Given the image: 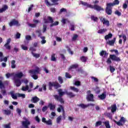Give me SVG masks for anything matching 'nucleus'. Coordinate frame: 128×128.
<instances>
[{"instance_id":"obj_24","label":"nucleus","mask_w":128,"mask_h":128,"mask_svg":"<svg viewBox=\"0 0 128 128\" xmlns=\"http://www.w3.org/2000/svg\"><path fill=\"white\" fill-rule=\"evenodd\" d=\"M78 68V64H74L70 66L68 68V70H72L74 68Z\"/></svg>"},{"instance_id":"obj_63","label":"nucleus","mask_w":128,"mask_h":128,"mask_svg":"<svg viewBox=\"0 0 128 128\" xmlns=\"http://www.w3.org/2000/svg\"><path fill=\"white\" fill-rule=\"evenodd\" d=\"M74 84L75 86H80V81H76V82H75Z\"/></svg>"},{"instance_id":"obj_43","label":"nucleus","mask_w":128,"mask_h":128,"mask_svg":"<svg viewBox=\"0 0 128 128\" xmlns=\"http://www.w3.org/2000/svg\"><path fill=\"white\" fill-rule=\"evenodd\" d=\"M106 32V29H100L98 30V34H104Z\"/></svg>"},{"instance_id":"obj_16","label":"nucleus","mask_w":128,"mask_h":128,"mask_svg":"<svg viewBox=\"0 0 128 128\" xmlns=\"http://www.w3.org/2000/svg\"><path fill=\"white\" fill-rule=\"evenodd\" d=\"M29 88L30 86L26 84V86H22L21 90L22 92H26V90H28V92H32V90H29Z\"/></svg>"},{"instance_id":"obj_21","label":"nucleus","mask_w":128,"mask_h":128,"mask_svg":"<svg viewBox=\"0 0 128 128\" xmlns=\"http://www.w3.org/2000/svg\"><path fill=\"white\" fill-rule=\"evenodd\" d=\"M116 38H114L113 40H109L107 42L108 44H109V46H114V42H116Z\"/></svg>"},{"instance_id":"obj_20","label":"nucleus","mask_w":128,"mask_h":128,"mask_svg":"<svg viewBox=\"0 0 128 128\" xmlns=\"http://www.w3.org/2000/svg\"><path fill=\"white\" fill-rule=\"evenodd\" d=\"M66 96H68L70 98H74V96H76V94H74L72 92H66Z\"/></svg>"},{"instance_id":"obj_38","label":"nucleus","mask_w":128,"mask_h":128,"mask_svg":"<svg viewBox=\"0 0 128 128\" xmlns=\"http://www.w3.org/2000/svg\"><path fill=\"white\" fill-rule=\"evenodd\" d=\"M104 124L106 128H110V122L108 121L104 122Z\"/></svg>"},{"instance_id":"obj_10","label":"nucleus","mask_w":128,"mask_h":128,"mask_svg":"<svg viewBox=\"0 0 128 128\" xmlns=\"http://www.w3.org/2000/svg\"><path fill=\"white\" fill-rule=\"evenodd\" d=\"M10 26H20L18 23V21L16 20V19H13L11 22H9Z\"/></svg>"},{"instance_id":"obj_50","label":"nucleus","mask_w":128,"mask_h":128,"mask_svg":"<svg viewBox=\"0 0 128 128\" xmlns=\"http://www.w3.org/2000/svg\"><path fill=\"white\" fill-rule=\"evenodd\" d=\"M10 42H12V39H10V38H8L6 40V42L5 44V46H8V44H10Z\"/></svg>"},{"instance_id":"obj_48","label":"nucleus","mask_w":128,"mask_h":128,"mask_svg":"<svg viewBox=\"0 0 128 128\" xmlns=\"http://www.w3.org/2000/svg\"><path fill=\"white\" fill-rule=\"evenodd\" d=\"M114 14L116 16H122V12H120L118 10H116Z\"/></svg>"},{"instance_id":"obj_64","label":"nucleus","mask_w":128,"mask_h":128,"mask_svg":"<svg viewBox=\"0 0 128 128\" xmlns=\"http://www.w3.org/2000/svg\"><path fill=\"white\" fill-rule=\"evenodd\" d=\"M70 30H74V24H71L70 28Z\"/></svg>"},{"instance_id":"obj_6","label":"nucleus","mask_w":128,"mask_h":128,"mask_svg":"<svg viewBox=\"0 0 128 128\" xmlns=\"http://www.w3.org/2000/svg\"><path fill=\"white\" fill-rule=\"evenodd\" d=\"M112 4H109L108 3L106 4V12L108 16H112Z\"/></svg>"},{"instance_id":"obj_26","label":"nucleus","mask_w":128,"mask_h":128,"mask_svg":"<svg viewBox=\"0 0 128 128\" xmlns=\"http://www.w3.org/2000/svg\"><path fill=\"white\" fill-rule=\"evenodd\" d=\"M3 114L6 116H10V114H12V111H10V110H3Z\"/></svg>"},{"instance_id":"obj_46","label":"nucleus","mask_w":128,"mask_h":128,"mask_svg":"<svg viewBox=\"0 0 128 128\" xmlns=\"http://www.w3.org/2000/svg\"><path fill=\"white\" fill-rule=\"evenodd\" d=\"M110 72L112 73L114 72V70H116V68H114V66H110Z\"/></svg>"},{"instance_id":"obj_22","label":"nucleus","mask_w":128,"mask_h":128,"mask_svg":"<svg viewBox=\"0 0 128 128\" xmlns=\"http://www.w3.org/2000/svg\"><path fill=\"white\" fill-rule=\"evenodd\" d=\"M111 112H116V104H114L111 106Z\"/></svg>"},{"instance_id":"obj_47","label":"nucleus","mask_w":128,"mask_h":128,"mask_svg":"<svg viewBox=\"0 0 128 128\" xmlns=\"http://www.w3.org/2000/svg\"><path fill=\"white\" fill-rule=\"evenodd\" d=\"M45 124H47L48 126H52V120L50 119H49L48 120L46 121Z\"/></svg>"},{"instance_id":"obj_49","label":"nucleus","mask_w":128,"mask_h":128,"mask_svg":"<svg viewBox=\"0 0 128 128\" xmlns=\"http://www.w3.org/2000/svg\"><path fill=\"white\" fill-rule=\"evenodd\" d=\"M65 76H66V78H72V76H71V75H70V74H69V73L68 72H66Z\"/></svg>"},{"instance_id":"obj_62","label":"nucleus","mask_w":128,"mask_h":128,"mask_svg":"<svg viewBox=\"0 0 128 128\" xmlns=\"http://www.w3.org/2000/svg\"><path fill=\"white\" fill-rule=\"evenodd\" d=\"M46 28H48L46 24L43 25V32H46Z\"/></svg>"},{"instance_id":"obj_19","label":"nucleus","mask_w":128,"mask_h":128,"mask_svg":"<svg viewBox=\"0 0 128 128\" xmlns=\"http://www.w3.org/2000/svg\"><path fill=\"white\" fill-rule=\"evenodd\" d=\"M86 99L88 102H94V94H90L88 95Z\"/></svg>"},{"instance_id":"obj_5","label":"nucleus","mask_w":128,"mask_h":128,"mask_svg":"<svg viewBox=\"0 0 128 128\" xmlns=\"http://www.w3.org/2000/svg\"><path fill=\"white\" fill-rule=\"evenodd\" d=\"M49 90H52V86L56 90H58V88H61L62 85L60 84V83L58 82H50L48 83Z\"/></svg>"},{"instance_id":"obj_7","label":"nucleus","mask_w":128,"mask_h":128,"mask_svg":"<svg viewBox=\"0 0 128 128\" xmlns=\"http://www.w3.org/2000/svg\"><path fill=\"white\" fill-rule=\"evenodd\" d=\"M48 20L50 22H51L52 24H50V28H52V26H58V24H60L58 21H56L55 22H54V19H52V18L50 16L48 17Z\"/></svg>"},{"instance_id":"obj_31","label":"nucleus","mask_w":128,"mask_h":128,"mask_svg":"<svg viewBox=\"0 0 128 128\" xmlns=\"http://www.w3.org/2000/svg\"><path fill=\"white\" fill-rule=\"evenodd\" d=\"M70 89L72 90H73V92H80V90H78V88H76L74 86H71L70 87Z\"/></svg>"},{"instance_id":"obj_33","label":"nucleus","mask_w":128,"mask_h":128,"mask_svg":"<svg viewBox=\"0 0 128 128\" xmlns=\"http://www.w3.org/2000/svg\"><path fill=\"white\" fill-rule=\"evenodd\" d=\"M112 38V34L111 33L108 34V35L105 36L104 38L106 40H108V38Z\"/></svg>"},{"instance_id":"obj_27","label":"nucleus","mask_w":128,"mask_h":128,"mask_svg":"<svg viewBox=\"0 0 128 128\" xmlns=\"http://www.w3.org/2000/svg\"><path fill=\"white\" fill-rule=\"evenodd\" d=\"M110 4H111L112 6H116V4H120V1L118 0H114L113 3H108Z\"/></svg>"},{"instance_id":"obj_60","label":"nucleus","mask_w":128,"mask_h":128,"mask_svg":"<svg viewBox=\"0 0 128 128\" xmlns=\"http://www.w3.org/2000/svg\"><path fill=\"white\" fill-rule=\"evenodd\" d=\"M78 37V34H74L72 38V40H76V38Z\"/></svg>"},{"instance_id":"obj_15","label":"nucleus","mask_w":128,"mask_h":128,"mask_svg":"<svg viewBox=\"0 0 128 128\" xmlns=\"http://www.w3.org/2000/svg\"><path fill=\"white\" fill-rule=\"evenodd\" d=\"M7 10H8V6L6 4L2 5V8H0V14H2V12H6Z\"/></svg>"},{"instance_id":"obj_57","label":"nucleus","mask_w":128,"mask_h":128,"mask_svg":"<svg viewBox=\"0 0 128 128\" xmlns=\"http://www.w3.org/2000/svg\"><path fill=\"white\" fill-rule=\"evenodd\" d=\"M4 88V85L2 83V80H0V88L2 90V88Z\"/></svg>"},{"instance_id":"obj_14","label":"nucleus","mask_w":128,"mask_h":128,"mask_svg":"<svg viewBox=\"0 0 128 128\" xmlns=\"http://www.w3.org/2000/svg\"><path fill=\"white\" fill-rule=\"evenodd\" d=\"M98 98L102 100H106V92H104L102 94L98 96Z\"/></svg>"},{"instance_id":"obj_41","label":"nucleus","mask_w":128,"mask_h":128,"mask_svg":"<svg viewBox=\"0 0 128 128\" xmlns=\"http://www.w3.org/2000/svg\"><path fill=\"white\" fill-rule=\"evenodd\" d=\"M36 34H38V38H42V32H41L40 30H36Z\"/></svg>"},{"instance_id":"obj_35","label":"nucleus","mask_w":128,"mask_h":128,"mask_svg":"<svg viewBox=\"0 0 128 128\" xmlns=\"http://www.w3.org/2000/svg\"><path fill=\"white\" fill-rule=\"evenodd\" d=\"M50 60H52V62H56V54H52Z\"/></svg>"},{"instance_id":"obj_12","label":"nucleus","mask_w":128,"mask_h":128,"mask_svg":"<svg viewBox=\"0 0 128 128\" xmlns=\"http://www.w3.org/2000/svg\"><path fill=\"white\" fill-rule=\"evenodd\" d=\"M115 124H118V126H122V122H126V120H124V118L122 117L120 119V120L119 122H117L116 120H114Z\"/></svg>"},{"instance_id":"obj_2","label":"nucleus","mask_w":128,"mask_h":128,"mask_svg":"<svg viewBox=\"0 0 128 128\" xmlns=\"http://www.w3.org/2000/svg\"><path fill=\"white\" fill-rule=\"evenodd\" d=\"M41 70H40V68L36 67V70H29L28 72L29 74H32V78L34 80H36L38 78V74H40V72Z\"/></svg>"},{"instance_id":"obj_52","label":"nucleus","mask_w":128,"mask_h":128,"mask_svg":"<svg viewBox=\"0 0 128 128\" xmlns=\"http://www.w3.org/2000/svg\"><path fill=\"white\" fill-rule=\"evenodd\" d=\"M102 121H98L96 122L95 126L96 127L99 126H102Z\"/></svg>"},{"instance_id":"obj_11","label":"nucleus","mask_w":128,"mask_h":128,"mask_svg":"<svg viewBox=\"0 0 128 128\" xmlns=\"http://www.w3.org/2000/svg\"><path fill=\"white\" fill-rule=\"evenodd\" d=\"M100 20L102 22L103 24H106L107 26H110V21L106 20L105 18L102 17H100Z\"/></svg>"},{"instance_id":"obj_29","label":"nucleus","mask_w":128,"mask_h":128,"mask_svg":"<svg viewBox=\"0 0 128 128\" xmlns=\"http://www.w3.org/2000/svg\"><path fill=\"white\" fill-rule=\"evenodd\" d=\"M10 94L12 98H13V100H18V96H16V95L14 94V92H10Z\"/></svg>"},{"instance_id":"obj_61","label":"nucleus","mask_w":128,"mask_h":128,"mask_svg":"<svg viewBox=\"0 0 128 128\" xmlns=\"http://www.w3.org/2000/svg\"><path fill=\"white\" fill-rule=\"evenodd\" d=\"M29 26H30V28H36V24H28Z\"/></svg>"},{"instance_id":"obj_18","label":"nucleus","mask_w":128,"mask_h":128,"mask_svg":"<svg viewBox=\"0 0 128 128\" xmlns=\"http://www.w3.org/2000/svg\"><path fill=\"white\" fill-rule=\"evenodd\" d=\"M31 102H32L34 104H36V102H40V98L36 96H34L32 98Z\"/></svg>"},{"instance_id":"obj_45","label":"nucleus","mask_w":128,"mask_h":128,"mask_svg":"<svg viewBox=\"0 0 128 128\" xmlns=\"http://www.w3.org/2000/svg\"><path fill=\"white\" fill-rule=\"evenodd\" d=\"M62 120V116H58L56 118V122L57 124H60Z\"/></svg>"},{"instance_id":"obj_9","label":"nucleus","mask_w":128,"mask_h":128,"mask_svg":"<svg viewBox=\"0 0 128 128\" xmlns=\"http://www.w3.org/2000/svg\"><path fill=\"white\" fill-rule=\"evenodd\" d=\"M14 84H16V86H17V88H18V86H20L22 85V81L20 80L18 78H14Z\"/></svg>"},{"instance_id":"obj_30","label":"nucleus","mask_w":128,"mask_h":128,"mask_svg":"<svg viewBox=\"0 0 128 128\" xmlns=\"http://www.w3.org/2000/svg\"><path fill=\"white\" fill-rule=\"evenodd\" d=\"M16 60H12L11 61V68H16Z\"/></svg>"},{"instance_id":"obj_56","label":"nucleus","mask_w":128,"mask_h":128,"mask_svg":"<svg viewBox=\"0 0 128 128\" xmlns=\"http://www.w3.org/2000/svg\"><path fill=\"white\" fill-rule=\"evenodd\" d=\"M48 106H44L42 108V112H46V110H48Z\"/></svg>"},{"instance_id":"obj_55","label":"nucleus","mask_w":128,"mask_h":128,"mask_svg":"<svg viewBox=\"0 0 128 128\" xmlns=\"http://www.w3.org/2000/svg\"><path fill=\"white\" fill-rule=\"evenodd\" d=\"M21 48L24 50H28V46H25L24 44L21 45Z\"/></svg>"},{"instance_id":"obj_13","label":"nucleus","mask_w":128,"mask_h":128,"mask_svg":"<svg viewBox=\"0 0 128 128\" xmlns=\"http://www.w3.org/2000/svg\"><path fill=\"white\" fill-rule=\"evenodd\" d=\"M30 124V121L26 120L25 121H23L22 122V126L24 128H28V126Z\"/></svg>"},{"instance_id":"obj_28","label":"nucleus","mask_w":128,"mask_h":128,"mask_svg":"<svg viewBox=\"0 0 128 128\" xmlns=\"http://www.w3.org/2000/svg\"><path fill=\"white\" fill-rule=\"evenodd\" d=\"M100 56H108V53L106 50H102L100 52Z\"/></svg>"},{"instance_id":"obj_51","label":"nucleus","mask_w":128,"mask_h":128,"mask_svg":"<svg viewBox=\"0 0 128 128\" xmlns=\"http://www.w3.org/2000/svg\"><path fill=\"white\" fill-rule=\"evenodd\" d=\"M26 40H32V36L30 35H27L26 36Z\"/></svg>"},{"instance_id":"obj_8","label":"nucleus","mask_w":128,"mask_h":128,"mask_svg":"<svg viewBox=\"0 0 128 128\" xmlns=\"http://www.w3.org/2000/svg\"><path fill=\"white\" fill-rule=\"evenodd\" d=\"M78 106L81 108H88V106H94V104H88L86 105L84 104H80L77 105Z\"/></svg>"},{"instance_id":"obj_23","label":"nucleus","mask_w":128,"mask_h":128,"mask_svg":"<svg viewBox=\"0 0 128 128\" xmlns=\"http://www.w3.org/2000/svg\"><path fill=\"white\" fill-rule=\"evenodd\" d=\"M48 108H50V110H54L56 109V105L52 104V103H50L48 105Z\"/></svg>"},{"instance_id":"obj_39","label":"nucleus","mask_w":128,"mask_h":128,"mask_svg":"<svg viewBox=\"0 0 128 128\" xmlns=\"http://www.w3.org/2000/svg\"><path fill=\"white\" fill-rule=\"evenodd\" d=\"M40 38L42 39V40H41L42 44H44L46 42V36L40 37Z\"/></svg>"},{"instance_id":"obj_59","label":"nucleus","mask_w":128,"mask_h":128,"mask_svg":"<svg viewBox=\"0 0 128 128\" xmlns=\"http://www.w3.org/2000/svg\"><path fill=\"white\" fill-rule=\"evenodd\" d=\"M4 128H12L10 127V123H9L8 124H4Z\"/></svg>"},{"instance_id":"obj_34","label":"nucleus","mask_w":128,"mask_h":128,"mask_svg":"<svg viewBox=\"0 0 128 128\" xmlns=\"http://www.w3.org/2000/svg\"><path fill=\"white\" fill-rule=\"evenodd\" d=\"M61 22H62V24H66V22H68V24H70V22L68 20V19L66 18H62Z\"/></svg>"},{"instance_id":"obj_1","label":"nucleus","mask_w":128,"mask_h":128,"mask_svg":"<svg viewBox=\"0 0 128 128\" xmlns=\"http://www.w3.org/2000/svg\"><path fill=\"white\" fill-rule=\"evenodd\" d=\"M58 95H54V98H55L57 102H60V104H64V98H62L63 96H64L66 92L62 91V89H59L58 90Z\"/></svg>"},{"instance_id":"obj_44","label":"nucleus","mask_w":128,"mask_h":128,"mask_svg":"<svg viewBox=\"0 0 128 128\" xmlns=\"http://www.w3.org/2000/svg\"><path fill=\"white\" fill-rule=\"evenodd\" d=\"M58 82L62 84L64 82V79H62V78L60 76H59L58 77Z\"/></svg>"},{"instance_id":"obj_4","label":"nucleus","mask_w":128,"mask_h":128,"mask_svg":"<svg viewBox=\"0 0 128 128\" xmlns=\"http://www.w3.org/2000/svg\"><path fill=\"white\" fill-rule=\"evenodd\" d=\"M112 62H120L122 60L120 57H118L116 54H110V58H108L106 61V62L108 64H112Z\"/></svg>"},{"instance_id":"obj_42","label":"nucleus","mask_w":128,"mask_h":128,"mask_svg":"<svg viewBox=\"0 0 128 128\" xmlns=\"http://www.w3.org/2000/svg\"><path fill=\"white\" fill-rule=\"evenodd\" d=\"M32 54L33 56H34V58H38L40 56V55L38 54H35V53H34V52H32Z\"/></svg>"},{"instance_id":"obj_3","label":"nucleus","mask_w":128,"mask_h":128,"mask_svg":"<svg viewBox=\"0 0 128 128\" xmlns=\"http://www.w3.org/2000/svg\"><path fill=\"white\" fill-rule=\"evenodd\" d=\"M80 2L82 6H87V8H94V10H98V12L104 10V8L97 4H94V6H92V4H88L86 2H84L83 1H80Z\"/></svg>"},{"instance_id":"obj_36","label":"nucleus","mask_w":128,"mask_h":128,"mask_svg":"<svg viewBox=\"0 0 128 128\" xmlns=\"http://www.w3.org/2000/svg\"><path fill=\"white\" fill-rule=\"evenodd\" d=\"M96 94H100V87L98 86H96V88L94 90Z\"/></svg>"},{"instance_id":"obj_53","label":"nucleus","mask_w":128,"mask_h":128,"mask_svg":"<svg viewBox=\"0 0 128 128\" xmlns=\"http://www.w3.org/2000/svg\"><path fill=\"white\" fill-rule=\"evenodd\" d=\"M20 34L19 32H17L15 36V38L16 39H18V38H20Z\"/></svg>"},{"instance_id":"obj_17","label":"nucleus","mask_w":128,"mask_h":128,"mask_svg":"<svg viewBox=\"0 0 128 128\" xmlns=\"http://www.w3.org/2000/svg\"><path fill=\"white\" fill-rule=\"evenodd\" d=\"M24 76V74L22 72H20L17 74H16L14 78H22Z\"/></svg>"},{"instance_id":"obj_58","label":"nucleus","mask_w":128,"mask_h":128,"mask_svg":"<svg viewBox=\"0 0 128 128\" xmlns=\"http://www.w3.org/2000/svg\"><path fill=\"white\" fill-rule=\"evenodd\" d=\"M18 96H19L20 98H26V94H18Z\"/></svg>"},{"instance_id":"obj_40","label":"nucleus","mask_w":128,"mask_h":128,"mask_svg":"<svg viewBox=\"0 0 128 128\" xmlns=\"http://www.w3.org/2000/svg\"><path fill=\"white\" fill-rule=\"evenodd\" d=\"M80 60L82 62H86V60H88L86 56H82L80 58Z\"/></svg>"},{"instance_id":"obj_25","label":"nucleus","mask_w":128,"mask_h":128,"mask_svg":"<svg viewBox=\"0 0 128 128\" xmlns=\"http://www.w3.org/2000/svg\"><path fill=\"white\" fill-rule=\"evenodd\" d=\"M59 106L60 107L57 108V112H61L62 110V112H64V106L62 105H59Z\"/></svg>"},{"instance_id":"obj_37","label":"nucleus","mask_w":128,"mask_h":128,"mask_svg":"<svg viewBox=\"0 0 128 128\" xmlns=\"http://www.w3.org/2000/svg\"><path fill=\"white\" fill-rule=\"evenodd\" d=\"M92 20H94V22H98V17L94 16H91L90 18Z\"/></svg>"},{"instance_id":"obj_54","label":"nucleus","mask_w":128,"mask_h":128,"mask_svg":"<svg viewBox=\"0 0 128 128\" xmlns=\"http://www.w3.org/2000/svg\"><path fill=\"white\" fill-rule=\"evenodd\" d=\"M14 76L12 74H10V73H7L6 74V76L7 78H10V76Z\"/></svg>"},{"instance_id":"obj_32","label":"nucleus","mask_w":128,"mask_h":128,"mask_svg":"<svg viewBox=\"0 0 128 128\" xmlns=\"http://www.w3.org/2000/svg\"><path fill=\"white\" fill-rule=\"evenodd\" d=\"M120 38H123V40H124V42H126V34H123L122 35H119L118 36Z\"/></svg>"}]
</instances>
